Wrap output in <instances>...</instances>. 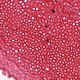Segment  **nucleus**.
Instances as JSON below:
<instances>
[{
    "mask_svg": "<svg viewBox=\"0 0 80 80\" xmlns=\"http://www.w3.org/2000/svg\"><path fill=\"white\" fill-rule=\"evenodd\" d=\"M52 13H55V10H54L53 9H52Z\"/></svg>",
    "mask_w": 80,
    "mask_h": 80,
    "instance_id": "obj_1",
    "label": "nucleus"
},
{
    "mask_svg": "<svg viewBox=\"0 0 80 80\" xmlns=\"http://www.w3.org/2000/svg\"><path fill=\"white\" fill-rule=\"evenodd\" d=\"M46 41H47V42H49V39H46Z\"/></svg>",
    "mask_w": 80,
    "mask_h": 80,
    "instance_id": "obj_2",
    "label": "nucleus"
},
{
    "mask_svg": "<svg viewBox=\"0 0 80 80\" xmlns=\"http://www.w3.org/2000/svg\"><path fill=\"white\" fill-rule=\"evenodd\" d=\"M45 27H46V28H47V27H48V26H45Z\"/></svg>",
    "mask_w": 80,
    "mask_h": 80,
    "instance_id": "obj_3",
    "label": "nucleus"
},
{
    "mask_svg": "<svg viewBox=\"0 0 80 80\" xmlns=\"http://www.w3.org/2000/svg\"><path fill=\"white\" fill-rule=\"evenodd\" d=\"M8 34H10V33H7L8 35Z\"/></svg>",
    "mask_w": 80,
    "mask_h": 80,
    "instance_id": "obj_4",
    "label": "nucleus"
}]
</instances>
